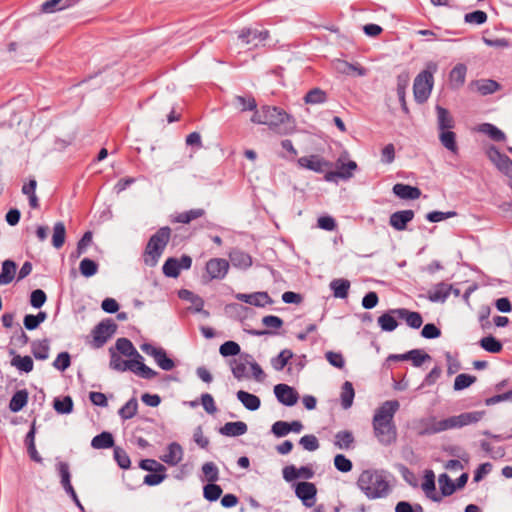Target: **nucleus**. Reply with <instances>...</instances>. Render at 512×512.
Here are the masks:
<instances>
[{
	"instance_id": "1",
	"label": "nucleus",
	"mask_w": 512,
	"mask_h": 512,
	"mask_svg": "<svg viewBox=\"0 0 512 512\" xmlns=\"http://www.w3.org/2000/svg\"><path fill=\"white\" fill-rule=\"evenodd\" d=\"M400 404L397 400L383 402L376 410L372 420L374 435L384 446H389L397 439L394 415Z\"/></svg>"
},
{
	"instance_id": "2",
	"label": "nucleus",
	"mask_w": 512,
	"mask_h": 512,
	"mask_svg": "<svg viewBox=\"0 0 512 512\" xmlns=\"http://www.w3.org/2000/svg\"><path fill=\"white\" fill-rule=\"evenodd\" d=\"M357 486L369 499L386 497L390 490L385 476L377 470H364L357 480Z\"/></svg>"
},
{
	"instance_id": "3",
	"label": "nucleus",
	"mask_w": 512,
	"mask_h": 512,
	"mask_svg": "<svg viewBox=\"0 0 512 512\" xmlns=\"http://www.w3.org/2000/svg\"><path fill=\"white\" fill-rule=\"evenodd\" d=\"M265 114L264 125H267L271 131L279 135H290L296 130L295 119L284 109L277 106H263Z\"/></svg>"
},
{
	"instance_id": "4",
	"label": "nucleus",
	"mask_w": 512,
	"mask_h": 512,
	"mask_svg": "<svg viewBox=\"0 0 512 512\" xmlns=\"http://www.w3.org/2000/svg\"><path fill=\"white\" fill-rule=\"evenodd\" d=\"M171 237V228L164 226L159 228L148 240L143 261L147 266L153 267L158 263Z\"/></svg>"
},
{
	"instance_id": "5",
	"label": "nucleus",
	"mask_w": 512,
	"mask_h": 512,
	"mask_svg": "<svg viewBox=\"0 0 512 512\" xmlns=\"http://www.w3.org/2000/svg\"><path fill=\"white\" fill-rule=\"evenodd\" d=\"M109 353V366L113 370H116L118 372H125L129 370L147 380L155 378L158 374L155 370L151 369L138 359L123 360L121 356L112 347L109 349Z\"/></svg>"
},
{
	"instance_id": "6",
	"label": "nucleus",
	"mask_w": 512,
	"mask_h": 512,
	"mask_svg": "<svg viewBox=\"0 0 512 512\" xmlns=\"http://www.w3.org/2000/svg\"><path fill=\"white\" fill-rule=\"evenodd\" d=\"M438 70L436 62L430 61L426 64L424 70H422L414 79L413 93L415 101L422 104L429 98L433 85H434V73Z\"/></svg>"
},
{
	"instance_id": "7",
	"label": "nucleus",
	"mask_w": 512,
	"mask_h": 512,
	"mask_svg": "<svg viewBox=\"0 0 512 512\" xmlns=\"http://www.w3.org/2000/svg\"><path fill=\"white\" fill-rule=\"evenodd\" d=\"M117 324L111 318L100 321L91 331L93 340L90 345L94 349L103 347L107 341L116 333Z\"/></svg>"
},
{
	"instance_id": "8",
	"label": "nucleus",
	"mask_w": 512,
	"mask_h": 512,
	"mask_svg": "<svg viewBox=\"0 0 512 512\" xmlns=\"http://www.w3.org/2000/svg\"><path fill=\"white\" fill-rule=\"evenodd\" d=\"M336 170L328 171L324 175L326 182H336L337 179L349 180L353 177L354 172L358 169V165L355 161L349 160L347 163L342 161V157H339L335 163Z\"/></svg>"
},
{
	"instance_id": "9",
	"label": "nucleus",
	"mask_w": 512,
	"mask_h": 512,
	"mask_svg": "<svg viewBox=\"0 0 512 512\" xmlns=\"http://www.w3.org/2000/svg\"><path fill=\"white\" fill-rule=\"evenodd\" d=\"M297 165L303 169L325 174L333 166V163L318 154H312L298 158Z\"/></svg>"
},
{
	"instance_id": "10",
	"label": "nucleus",
	"mask_w": 512,
	"mask_h": 512,
	"mask_svg": "<svg viewBox=\"0 0 512 512\" xmlns=\"http://www.w3.org/2000/svg\"><path fill=\"white\" fill-rule=\"evenodd\" d=\"M487 156L501 173L512 179V160L506 154L501 153L497 147L491 146Z\"/></svg>"
},
{
	"instance_id": "11",
	"label": "nucleus",
	"mask_w": 512,
	"mask_h": 512,
	"mask_svg": "<svg viewBox=\"0 0 512 512\" xmlns=\"http://www.w3.org/2000/svg\"><path fill=\"white\" fill-rule=\"evenodd\" d=\"M295 494L302 501L303 505L312 507L316 500L317 488L311 482H298L295 487Z\"/></svg>"
},
{
	"instance_id": "12",
	"label": "nucleus",
	"mask_w": 512,
	"mask_h": 512,
	"mask_svg": "<svg viewBox=\"0 0 512 512\" xmlns=\"http://www.w3.org/2000/svg\"><path fill=\"white\" fill-rule=\"evenodd\" d=\"M274 394L277 400L285 406H293L299 399L298 392L287 384H277L274 387Z\"/></svg>"
},
{
	"instance_id": "13",
	"label": "nucleus",
	"mask_w": 512,
	"mask_h": 512,
	"mask_svg": "<svg viewBox=\"0 0 512 512\" xmlns=\"http://www.w3.org/2000/svg\"><path fill=\"white\" fill-rule=\"evenodd\" d=\"M206 273L209 280L223 279L229 269V262L223 258H212L206 263Z\"/></svg>"
},
{
	"instance_id": "14",
	"label": "nucleus",
	"mask_w": 512,
	"mask_h": 512,
	"mask_svg": "<svg viewBox=\"0 0 512 512\" xmlns=\"http://www.w3.org/2000/svg\"><path fill=\"white\" fill-rule=\"evenodd\" d=\"M484 416V411L464 412L456 416L449 417L451 429L461 428L473 423H477Z\"/></svg>"
},
{
	"instance_id": "15",
	"label": "nucleus",
	"mask_w": 512,
	"mask_h": 512,
	"mask_svg": "<svg viewBox=\"0 0 512 512\" xmlns=\"http://www.w3.org/2000/svg\"><path fill=\"white\" fill-rule=\"evenodd\" d=\"M236 299L256 307H265L273 303L272 298L264 291L251 294L238 293Z\"/></svg>"
},
{
	"instance_id": "16",
	"label": "nucleus",
	"mask_w": 512,
	"mask_h": 512,
	"mask_svg": "<svg viewBox=\"0 0 512 512\" xmlns=\"http://www.w3.org/2000/svg\"><path fill=\"white\" fill-rule=\"evenodd\" d=\"M415 213L413 210L396 211L390 215L389 224L397 231H403L407 224L413 220Z\"/></svg>"
},
{
	"instance_id": "17",
	"label": "nucleus",
	"mask_w": 512,
	"mask_h": 512,
	"mask_svg": "<svg viewBox=\"0 0 512 512\" xmlns=\"http://www.w3.org/2000/svg\"><path fill=\"white\" fill-rule=\"evenodd\" d=\"M392 312L397 315L398 319L404 320L413 329H419L423 324V318L419 312L410 311L406 308H396Z\"/></svg>"
},
{
	"instance_id": "18",
	"label": "nucleus",
	"mask_w": 512,
	"mask_h": 512,
	"mask_svg": "<svg viewBox=\"0 0 512 512\" xmlns=\"http://www.w3.org/2000/svg\"><path fill=\"white\" fill-rule=\"evenodd\" d=\"M161 461L170 465L176 466L183 459V449L177 442H172L167 446L166 453L160 457Z\"/></svg>"
},
{
	"instance_id": "19",
	"label": "nucleus",
	"mask_w": 512,
	"mask_h": 512,
	"mask_svg": "<svg viewBox=\"0 0 512 512\" xmlns=\"http://www.w3.org/2000/svg\"><path fill=\"white\" fill-rule=\"evenodd\" d=\"M451 429L449 418L436 420L432 418L424 423L419 435H433Z\"/></svg>"
},
{
	"instance_id": "20",
	"label": "nucleus",
	"mask_w": 512,
	"mask_h": 512,
	"mask_svg": "<svg viewBox=\"0 0 512 512\" xmlns=\"http://www.w3.org/2000/svg\"><path fill=\"white\" fill-rule=\"evenodd\" d=\"M239 39L245 43L249 44L254 40L258 42H264L270 37V33L268 30H257L252 28H243L239 33Z\"/></svg>"
},
{
	"instance_id": "21",
	"label": "nucleus",
	"mask_w": 512,
	"mask_h": 512,
	"mask_svg": "<svg viewBox=\"0 0 512 512\" xmlns=\"http://www.w3.org/2000/svg\"><path fill=\"white\" fill-rule=\"evenodd\" d=\"M250 360H252V356L248 353H243L240 355L239 359H232L230 361L232 374L237 380H241L247 376L246 365L250 363Z\"/></svg>"
},
{
	"instance_id": "22",
	"label": "nucleus",
	"mask_w": 512,
	"mask_h": 512,
	"mask_svg": "<svg viewBox=\"0 0 512 512\" xmlns=\"http://www.w3.org/2000/svg\"><path fill=\"white\" fill-rule=\"evenodd\" d=\"M410 76L409 73L404 71L397 76V96L401 104V109L405 114L409 113V109L405 99L406 88L409 85Z\"/></svg>"
},
{
	"instance_id": "23",
	"label": "nucleus",
	"mask_w": 512,
	"mask_h": 512,
	"mask_svg": "<svg viewBox=\"0 0 512 512\" xmlns=\"http://www.w3.org/2000/svg\"><path fill=\"white\" fill-rule=\"evenodd\" d=\"M248 430L247 424L242 421L227 422L219 428V433L227 437H238L244 435Z\"/></svg>"
},
{
	"instance_id": "24",
	"label": "nucleus",
	"mask_w": 512,
	"mask_h": 512,
	"mask_svg": "<svg viewBox=\"0 0 512 512\" xmlns=\"http://www.w3.org/2000/svg\"><path fill=\"white\" fill-rule=\"evenodd\" d=\"M437 128L438 131L451 130L455 127V121L448 109L437 105Z\"/></svg>"
},
{
	"instance_id": "25",
	"label": "nucleus",
	"mask_w": 512,
	"mask_h": 512,
	"mask_svg": "<svg viewBox=\"0 0 512 512\" xmlns=\"http://www.w3.org/2000/svg\"><path fill=\"white\" fill-rule=\"evenodd\" d=\"M116 352L118 351L124 356L133 357L143 362V357L139 354L132 342L128 338H118L115 343Z\"/></svg>"
},
{
	"instance_id": "26",
	"label": "nucleus",
	"mask_w": 512,
	"mask_h": 512,
	"mask_svg": "<svg viewBox=\"0 0 512 512\" xmlns=\"http://www.w3.org/2000/svg\"><path fill=\"white\" fill-rule=\"evenodd\" d=\"M393 193L401 199H418L421 195V190L418 187L397 183L393 186Z\"/></svg>"
},
{
	"instance_id": "27",
	"label": "nucleus",
	"mask_w": 512,
	"mask_h": 512,
	"mask_svg": "<svg viewBox=\"0 0 512 512\" xmlns=\"http://www.w3.org/2000/svg\"><path fill=\"white\" fill-rule=\"evenodd\" d=\"M453 289V285L446 283H439L435 285V287L429 291L428 299L431 302H445L449 297L451 291Z\"/></svg>"
},
{
	"instance_id": "28",
	"label": "nucleus",
	"mask_w": 512,
	"mask_h": 512,
	"mask_svg": "<svg viewBox=\"0 0 512 512\" xmlns=\"http://www.w3.org/2000/svg\"><path fill=\"white\" fill-rule=\"evenodd\" d=\"M229 258L232 265L236 268L247 269L252 265V257L240 249L232 250Z\"/></svg>"
},
{
	"instance_id": "29",
	"label": "nucleus",
	"mask_w": 512,
	"mask_h": 512,
	"mask_svg": "<svg viewBox=\"0 0 512 512\" xmlns=\"http://www.w3.org/2000/svg\"><path fill=\"white\" fill-rule=\"evenodd\" d=\"M467 74V67L463 63L455 65L449 73V80L453 87L459 88L464 85Z\"/></svg>"
},
{
	"instance_id": "30",
	"label": "nucleus",
	"mask_w": 512,
	"mask_h": 512,
	"mask_svg": "<svg viewBox=\"0 0 512 512\" xmlns=\"http://www.w3.org/2000/svg\"><path fill=\"white\" fill-rule=\"evenodd\" d=\"M439 141L452 154L457 155L459 147L456 141V134L451 130L439 131Z\"/></svg>"
},
{
	"instance_id": "31",
	"label": "nucleus",
	"mask_w": 512,
	"mask_h": 512,
	"mask_svg": "<svg viewBox=\"0 0 512 512\" xmlns=\"http://www.w3.org/2000/svg\"><path fill=\"white\" fill-rule=\"evenodd\" d=\"M472 84L475 86L477 92L483 96L493 94L501 88L500 84L492 79H480L474 81Z\"/></svg>"
},
{
	"instance_id": "32",
	"label": "nucleus",
	"mask_w": 512,
	"mask_h": 512,
	"mask_svg": "<svg viewBox=\"0 0 512 512\" xmlns=\"http://www.w3.org/2000/svg\"><path fill=\"white\" fill-rule=\"evenodd\" d=\"M392 311L393 309H390L378 317V325L385 332H392L398 327V317Z\"/></svg>"
},
{
	"instance_id": "33",
	"label": "nucleus",
	"mask_w": 512,
	"mask_h": 512,
	"mask_svg": "<svg viewBox=\"0 0 512 512\" xmlns=\"http://www.w3.org/2000/svg\"><path fill=\"white\" fill-rule=\"evenodd\" d=\"M236 395L238 400L244 405L246 409L250 411L259 409L261 401L258 396L244 390H239Z\"/></svg>"
},
{
	"instance_id": "34",
	"label": "nucleus",
	"mask_w": 512,
	"mask_h": 512,
	"mask_svg": "<svg viewBox=\"0 0 512 512\" xmlns=\"http://www.w3.org/2000/svg\"><path fill=\"white\" fill-rule=\"evenodd\" d=\"M16 268V263L13 260L7 259L2 262V269L0 272V285H7L13 281Z\"/></svg>"
},
{
	"instance_id": "35",
	"label": "nucleus",
	"mask_w": 512,
	"mask_h": 512,
	"mask_svg": "<svg viewBox=\"0 0 512 512\" xmlns=\"http://www.w3.org/2000/svg\"><path fill=\"white\" fill-rule=\"evenodd\" d=\"M28 402V392L26 389L16 391L9 402L10 411L16 413L21 411Z\"/></svg>"
},
{
	"instance_id": "36",
	"label": "nucleus",
	"mask_w": 512,
	"mask_h": 512,
	"mask_svg": "<svg viewBox=\"0 0 512 512\" xmlns=\"http://www.w3.org/2000/svg\"><path fill=\"white\" fill-rule=\"evenodd\" d=\"M205 214H206V211L203 208H195V209H191V210L184 211V212L177 214V216H175L172 219V222L188 224L192 220H195V219L205 216Z\"/></svg>"
},
{
	"instance_id": "37",
	"label": "nucleus",
	"mask_w": 512,
	"mask_h": 512,
	"mask_svg": "<svg viewBox=\"0 0 512 512\" xmlns=\"http://www.w3.org/2000/svg\"><path fill=\"white\" fill-rule=\"evenodd\" d=\"M330 289L335 298H347L350 289V282L347 279H334L330 282Z\"/></svg>"
},
{
	"instance_id": "38",
	"label": "nucleus",
	"mask_w": 512,
	"mask_h": 512,
	"mask_svg": "<svg viewBox=\"0 0 512 512\" xmlns=\"http://www.w3.org/2000/svg\"><path fill=\"white\" fill-rule=\"evenodd\" d=\"M91 446L94 449L112 448L114 447L113 435L110 432L103 431L92 439Z\"/></svg>"
},
{
	"instance_id": "39",
	"label": "nucleus",
	"mask_w": 512,
	"mask_h": 512,
	"mask_svg": "<svg viewBox=\"0 0 512 512\" xmlns=\"http://www.w3.org/2000/svg\"><path fill=\"white\" fill-rule=\"evenodd\" d=\"M327 99V93L318 87L310 89L303 98L304 102L310 105L325 103Z\"/></svg>"
},
{
	"instance_id": "40",
	"label": "nucleus",
	"mask_w": 512,
	"mask_h": 512,
	"mask_svg": "<svg viewBox=\"0 0 512 512\" xmlns=\"http://www.w3.org/2000/svg\"><path fill=\"white\" fill-rule=\"evenodd\" d=\"M422 488L426 495L433 501L439 502L441 500V497L435 494V476L432 470L426 471Z\"/></svg>"
},
{
	"instance_id": "41",
	"label": "nucleus",
	"mask_w": 512,
	"mask_h": 512,
	"mask_svg": "<svg viewBox=\"0 0 512 512\" xmlns=\"http://www.w3.org/2000/svg\"><path fill=\"white\" fill-rule=\"evenodd\" d=\"M354 396H355V391H354L352 383L349 381H345L342 385L341 394H340L341 406L344 409L350 408L353 404Z\"/></svg>"
},
{
	"instance_id": "42",
	"label": "nucleus",
	"mask_w": 512,
	"mask_h": 512,
	"mask_svg": "<svg viewBox=\"0 0 512 512\" xmlns=\"http://www.w3.org/2000/svg\"><path fill=\"white\" fill-rule=\"evenodd\" d=\"M353 443H354V436L351 431L343 430V431H339L336 433L334 444L339 449L348 450L352 447Z\"/></svg>"
},
{
	"instance_id": "43",
	"label": "nucleus",
	"mask_w": 512,
	"mask_h": 512,
	"mask_svg": "<svg viewBox=\"0 0 512 512\" xmlns=\"http://www.w3.org/2000/svg\"><path fill=\"white\" fill-rule=\"evenodd\" d=\"M234 104L241 112L252 111L257 108L256 100L252 95H237L234 97Z\"/></svg>"
},
{
	"instance_id": "44",
	"label": "nucleus",
	"mask_w": 512,
	"mask_h": 512,
	"mask_svg": "<svg viewBox=\"0 0 512 512\" xmlns=\"http://www.w3.org/2000/svg\"><path fill=\"white\" fill-rule=\"evenodd\" d=\"M65 237L66 229L64 223L61 221L56 222L53 227L52 245L56 249L61 248L65 243Z\"/></svg>"
},
{
	"instance_id": "45",
	"label": "nucleus",
	"mask_w": 512,
	"mask_h": 512,
	"mask_svg": "<svg viewBox=\"0 0 512 512\" xmlns=\"http://www.w3.org/2000/svg\"><path fill=\"white\" fill-rule=\"evenodd\" d=\"M479 344L485 351L490 353H500L503 349L502 343L492 335L483 337Z\"/></svg>"
},
{
	"instance_id": "46",
	"label": "nucleus",
	"mask_w": 512,
	"mask_h": 512,
	"mask_svg": "<svg viewBox=\"0 0 512 512\" xmlns=\"http://www.w3.org/2000/svg\"><path fill=\"white\" fill-rule=\"evenodd\" d=\"M73 400L70 396H64L63 398H55L53 401V407L59 414H69L73 411Z\"/></svg>"
},
{
	"instance_id": "47",
	"label": "nucleus",
	"mask_w": 512,
	"mask_h": 512,
	"mask_svg": "<svg viewBox=\"0 0 512 512\" xmlns=\"http://www.w3.org/2000/svg\"><path fill=\"white\" fill-rule=\"evenodd\" d=\"M32 354L38 360H46L49 357V343L47 339L32 343Z\"/></svg>"
},
{
	"instance_id": "48",
	"label": "nucleus",
	"mask_w": 512,
	"mask_h": 512,
	"mask_svg": "<svg viewBox=\"0 0 512 512\" xmlns=\"http://www.w3.org/2000/svg\"><path fill=\"white\" fill-rule=\"evenodd\" d=\"M137 410V399L131 398L119 409L118 414L123 420H128L133 418L137 414Z\"/></svg>"
},
{
	"instance_id": "49",
	"label": "nucleus",
	"mask_w": 512,
	"mask_h": 512,
	"mask_svg": "<svg viewBox=\"0 0 512 512\" xmlns=\"http://www.w3.org/2000/svg\"><path fill=\"white\" fill-rule=\"evenodd\" d=\"M292 357L293 352L289 349H284L276 357L271 359V365L276 371H281Z\"/></svg>"
},
{
	"instance_id": "50",
	"label": "nucleus",
	"mask_w": 512,
	"mask_h": 512,
	"mask_svg": "<svg viewBox=\"0 0 512 512\" xmlns=\"http://www.w3.org/2000/svg\"><path fill=\"white\" fill-rule=\"evenodd\" d=\"M12 366H15L18 370L25 373H29L33 370V360L30 356L16 355L11 361Z\"/></svg>"
},
{
	"instance_id": "51",
	"label": "nucleus",
	"mask_w": 512,
	"mask_h": 512,
	"mask_svg": "<svg viewBox=\"0 0 512 512\" xmlns=\"http://www.w3.org/2000/svg\"><path fill=\"white\" fill-rule=\"evenodd\" d=\"M222 494V488L215 482L206 484L203 487V496L210 502L217 501Z\"/></svg>"
},
{
	"instance_id": "52",
	"label": "nucleus",
	"mask_w": 512,
	"mask_h": 512,
	"mask_svg": "<svg viewBox=\"0 0 512 512\" xmlns=\"http://www.w3.org/2000/svg\"><path fill=\"white\" fill-rule=\"evenodd\" d=\"M438 482L443 496H450L455 492L456 485L446 473L439 475Z\"/></svg>"
},
{
	"instance_id": "53",
	"label": "nucleus",
	"mask_w": 512,
	"mask_h": 512,
	"mask_svg": "<svg viewBox=\"0 0 512 512\" xmlns=\"http://www.w3.org/2000/svg\"><path fill=\"white\" fill-rule=\"evenodd\" d=\"M162 271L166 277L177 278L180 274L178 259L174 257L168 258L163 264Z\"/></svg>"
},
{
	"instance_id": "54",
	"label": "nucleus",
	"mask_w": 512,
	"mask_h": 512,
	"mask_svg": "<svg viewBox=\"0 0 512 512\" xmlns=\"http://www.w3.org/2000/svg\"><path fill=\"white\" fill-rule=\"evenodd\" d=\"M481 131L486 133L492 140L496 142H502L506 139L505 133L490 123L483 124Z\"/></svg>"
},
{
	"instance_id": "55",
	"label": "nucleus",
	"mask_w": 512,
	"mask_h": 512,
	"mask_svg": "<svg viewBox=\"0 0 512 512\" xmlns=\"http://www.w3.org/2000/svg\"><path fill=\"white\" fill-rule=\"evenodd\" d=\"M477 378L473 375L462 373L456 376L454 380V390L460 391L468 388L470 385L475 383Z\"/></svg>"
},
{
	"instance_id": "56",
	"label": "nucleus",
	"mask_w": 512,
	"mask_h": 512,
	"mask_svg": "<svg viewBox=\"0 0 512 512\" xmlns=\"http://www.w3.org/2000/svg\"><path fill=\"white\" fill-rule=\"evenodd\" d=\"M79 270L84 277H91L97 273L98 264L94 260L84 258L80 262Z\"/></svg>"
},
{
	"instance_id": "57",
	"label": "nucleus",
	"mask_w": 512,
	"mask_h": 512,
	"mask_svg": "<svg viewBox=\"0 0 512 512\" xmlns=\"http://www.w3.org/2000/svg\"><path fill=\"white\" fill-rule=\"evenodd\" d=\"M113 452H114V459L120 468H122V469L130 468V465H131L130 457L123 448H121L119 446H115Z\"/></svg>"
},
{
	"instance_id": "58",
	"label": "nucleus",
	"mask_w": 512,
	"mask_h": 512,
	"mask_svg": "<svg viewBox=\"0 0 512 512\" xmlns=\"http://www.w3.org/2000/svg\"><path fill=\"white\" fill-rule=\"evenodd\" d=\"M240 351L241 348L239 344L231 340L224 342L219 348V353L223 357L237 356L240 354Z\"/></svg>"
},
{
	"instance_id": "59",
	"label": "nucleus",
	"mask_w": 512,
	"mask_h": 512,
	"mask_svg": "<svg viewBox=\"0 0 512 512\" xmlns=\"http://www.w3.org/2000/svg\"><path fill=\"white\" fill-rule=\"evenodd\" d=\"M157 365L165 371H170L175 367V362L173 359L167 356L165 349H161L158 355L154 358Z\"/></svg>"
},
{
	"instance_id": "60",
	"label": "nucleus",
	"mask_w": 512,
	"mask_h": 512,
	"mask_svg": "<svg viewBox=\"0 0 512 512\" xmlns=\"http://www.w3.org/2000/svg\"><path fill=\"white\" fill-rule=\"evenodd\" d=\"M487 14L482 10H476L465 14L464 21L470 24L482 25L487 21Z\"/></svg>"
},
{
	"instance_id": "61",
	"label": "nucleus",
	"mask_w": 512,
	"mask_h": 512,
	"mask_svg": "<svg viewBox=\"0 0 512 512\" xmlns=\"http://www.w3.org/2000/svg\"><path fill=\"white\" fill-rule=\"evenodd\" d=\"M202 472L209 483L216 482L219 479L218 468L213 462H206L203 464Z\"/></svg>"
},
{
	"instance_id": "62",
	"label": "nucleus",
	"mask_w": 512,
	"mask_h": 512,
	"mask_svg": "<svg viewBox=\"0 0 512 512\" xmlns=\"http://www.w3.org/2000/svg\"><path fill=\"white\" fill-rule=\"evenodd\" d=\"M139 467L149 472H165L166 467L154 459H143L139 463Z\"/></svg>"
},
{
	"instance_id": "63",
	"label": "nucleus",
	"mask_w": 512,
	"mask_h": 512,
	"mask_svg": "<svg viewBox=\"0 0 512 512\" xmlns=\"http://www.w3.org/2000/svg\"><path fill=\"white\" fill-rule=\"evenodd\" d=\"M334 466L338 471L347 473L352 470L353 464L345 455L337 454L334 457Z\"/></svg>"
},
{
	"instance_id": "64",
	"label": "nucleus",
	"mask_w": 512,
	"mask_h": 512,
	"mask_svg": "<svg viewBox=\"0 0 512 512\" xmlns=\"http://www.w3.org/2000/svg\"><path fill=\"white\" fill-rule=\"evenodd\" d=\"M47 300L46 293L42 289H35L30 295V304L34 308H41Z\"/></svg>"
}]
</instances>
